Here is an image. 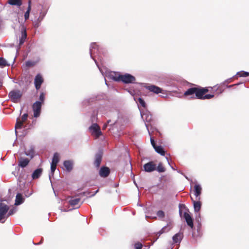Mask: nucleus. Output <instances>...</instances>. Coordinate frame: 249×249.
Here are the masks:
<instances>
[{"mask_svg":"<svg viewBox=\"0 0 249 249\" xmlns=\"http://www.w3.org/2000/svg\"><path fill=\"white\" fill-rule=\"evenodd\" d=\"M64 166L67 171L70 172L72 169V163L70 160H66L64 162Z\"/></svg>","mask_w":249,"mask_h":249,"instance_id":"nucleus-26","label":"nucleus"},{"mask_svg":"<svg viewBox=\"0 0 249 249\" xmlns=\"http://www.w3.org/2000/svg\"><path fill=\"white\" fill-rule=\"evenodd\" d=\"M120 74H118L115 72H111L109 74L110 78L116 81H120Z\"/></svg>","mask_w":249,"mask_h":249,"instance_id":"nucleus-27","label":"nucleus"},{"mask_svg":"<svg viewBox=\"0 0 249 249\" xmlns=\"http://www.w3.org/2000/svg\"><path fill=\"white\" fill-rule=\"evenodd\" d=\"M146 89L150 91L153 92L156 94L162 93L163 90L159 87L155 85H150L146 87Z\"/></svg>","mask_w":249,"mask_h":249,"instance_id":"nucleus-12","label":"nucleus"},{"mask_svg":"<svg viewBox=\"0 0 249 249\" xmlns=\"http://www.w3.org/2000/svg\"><path fill=\"white\" fill-rule=\"evenodd\" d=\"M4 218L3 216H0V221Z\"/></svg>","mask_w":249,"mask_h":249,"instance_id":"nucleus-48","label":"nucleus"},{"mask_svg":"<svg viewBox=\"0 0 249 249\" xmlns=\"http://www.w3.org/2000/svg\"><path fill=\"white\" fill-rule=\"evenodd\" d=\"M172 227L169 224H167L166 226L163 227L158 232V233L160 235L164 232H167L169 231L171 229Z\"/></svg>","mask_w":249,"mask_h":249,"instance_id":"nucleus-28","label":"nucleus"},{"mask_svg":"<svg viewBox=\"0 0 249 249\" xmlns=\"http://www.w3.org/2000/svg\"><path fill=\"white\" fill-rule=\"evenodd\" d=\"M109 123H110V121H107V124H108Z\"/></svg>","mask_w":249,"mask_h":249,"instance_id":"nucleus-52","label":"nucleus"},{"mask_svg":"<svg viewBox=\"0 0 249 249\" xmlns=\"http://www.w3.org/2000/svg\"><path fill=\"white\" fill-rule=\"evenodd\" d=\"M23 124L24 123L22 122L19 118H18L17 119V122L15 126V132L16 134L18 133V129H20L22 128L23 126Z\"/></svg>","mask_w":249,"mask_h":249,"instance_id":"nucleus-22","label":"nucleus"},{"mask_svg":"<svg viewBox=\"0 0 249 249\" xmlns=\"http://www.w3.org/2000/svg\"><path fill=\"white\" fill-rule=\"evenodd\" d=\"M14 213V210H10L8 213V216L12 215Z\"/></svg>","mask_w":249,"mask_h":249,"instance_id":"nucleus-44","label":"nucleus"},{"mask_svg":"<svg viewBox=\"0 0 249 249\" xmlns=\"http://www.w3.org/2000/svg\"><path fill=\"white\" fill-rule=\"evenodd\" d=\"M27 37V33L25 30H24L21 33V37L19 39V44H22L26 38Z\"/></svg>","mask_w":249,"mask_h":249,"instance_id":"nucleus-30","label":"nucleus"},{"mask_svg":"<svg viewBox=\"0 0 249 249\" xmlns=\"http://www.w3.org/2000/svg\"><path fill=\"white\" fill-rule=\"evenodd\" d=\"M57 165V164L51 163V172H52V174H53V173L56 169Z\"/></svg>","mask_w":249,"mask_h":249,"instance_id":"nucleus-39","label":"nucleus"},{"mask_svg":"<svg viewBox=\"0 0 249 249\" xmlns=\"http://www.w3.org/2000/svg\"><path fill=\"white\" fill-rule=\"evenodd\" d=\"M150 142H151V144L152 145L153 147L154 148L156 145V144H155L154 139L151 137L150 138Z\"/></svg>","mask_w":249,"mask_h":249,"instance_id":"nucleus-43","label":"nucleus"},{"mask_svg":"<svg viewBox=\"0 0 249 249\" xmlns=\"http://www.w3.org/2000/svg\"><path fill=\"white\" fill-rule=\"evenodd\" d=\"M26 65L27 67L33 66H34V63L31 62V61H27L26 62Z\"/></svg>","mask_w":249,"mask_h":249,"instance_id":"nucleus-42","label":"nucleus"},{"mask_svg":"<svg viewBox=\"0 0 249 249\" xmlns=\"http://www.w3.org/2000/svg\"><path fill=\"white\" fill-rule=\"evenodd\" d=\"M235 85H230L229 86V88H231V87H233V86H234Z\"/></svg>","mask_w":249,"mask_h":249,"instance_id":"nucleus-49","label":"nucleus"},{"mask_svg":"<svg viewBox=\"0 0 249 249\" xmlns=\"http://www.w3.org/2000/svg\"><path fill=\"white\" fill-rule=\"evenodd\" d=\"M142 244L139 242H137L135 244V249H142Z\"/></svg>","mask_w":249,"mask_h":249,"instance_id":"nucleus-41","label":"nucleus"},{"mask_svg":"<svg viewBox=\"0 0 249 249\" xmlns=\"http://www.w3.org/2000/svg\"><path fill=\"white\" fill-rule=\"evenodd\" d=\"M36 27H38V25H37V24H36Z\"/></svg>","mask_w":249,"mask_h":249,"instance_id":"nucleus-53","label":"nucleus"},{"mask_svg":"<svg viewBox=\"0 0 249 249\" xmlns=\"http://www.w3.org/2000/svg\"><path fill=\"white\" fill-rule=\"evenodd\" d=\"M143 168L145 172H152L156 170V164L153 161H149L144 164Z\"/></svg>","mask_w":249,"mask_h":249,"instance_id":"nucleus-8","label":"nucleus"},{"mask_svg":"<svg viewBox=\"0 0 249 249\" xmlns=\"http://www.w3.org/2000/svg\"><path fill=\"white\" fill-rule=\"evenodd\" d=\"M24 199L22 197V196L21 194L18 193L16 197V200L15 204L16 205H18L21 204L23 202Z\"/></svg>","mask_w":249,"mask_h":249,"instance_id":"nucleus-23","label":"nucleus"},{"mask_svg":"<svg viewBox=\"0 0 249 249\" xmlns=\"http://www.w3.org/2000/svg\"><path fill=\"white\" fill-rule=\"evenodd\" d=\"M36 27H38V25H37V24H36Z\"/></svg>","mask_w":249,"mask_h":249,"instance_id":"nucleus-54","label":"nucleus"},{"mask_svg":"<svg viewBox=\"0 0 249 249\" xmlns=\"http://www.w3.org/2000/svg\"><path fill=\"white\" fill-rule=\"evenodd\" d=\"M145 126H146V128H147V130L148 131L149 134H150V132L149 131V125H148V124H147L146 123H145Z\"/></svg>","mask_w":249,"mask_h":249,"instance_id":"nucleus-46","label":"nucleus"},{"mask_svg":"<svg viewBox=\"0 0 249 249\" xmlns=\"http://www.w3.org/2000/svg\"><path fill=\"white\" fill-rule=\"evenodd\" d=\"M179 214H180V215L181 214V211L180 210H179Z\"/></svg>","mask_w":249,"mask_h":249,"instance_id":"nucleus-50","label":"nucleus"},{"mask_svg":"<svg viewBox=\"0 0 249 249\" xmlns=\"http://www.w3.org/2000/svg\"><path fill=\"white\" fill-rule=\"evenodd\" d=\"M236 75H238L239 77H247L249 76V72L244 71H241L238 72Z\"/></svg>","mask_w":249,"mask_h":249,"instance_id":"nucleus-32","label":"nucleus"},{"mask_svg":"<svg viewBox=\"0 0 249 249\" xmlns=\"http://www.w3.org/2000/svg\"><path fill=\"white\" fill-rule=\"evenodd\" d=\"M157 215L160 219H162L165 216L164 212L161 210L158 211L157 213Z\"/></svg>","mask_w":249,"mask_h":249,"instance_id":"nucleus-34","label":"nucleus"},{"mask_svg":"<svg viewBox=\"0 0 249 249\" xmlns=\"http://www.w3.org/2000/svg\"><path fill=\"white\" fill-rule=\"evenodd\" d=\"M45 98V94L44 92H41L39 96V102H41V104H43L44 102Z\"/></svg>","mask_w":249,"mask_h":249,"instance_id":"nucleus-35","label":"nucleus"},{"mask_svg":"<svg viewBox=\"0 0 249 249\" xmlns=\"http://www.w3.org/2000/svg\"><path fill=\"white\" fill-rule=\"evenodd\" d=\"M59 160H60L59 154L57 152H56L53 155V158L52 159V163L57 164L59 161Z\"/></svg>","mask_w":249,"mask_h":249,"instance_id":"nucleus-29","label":"nucleus"},{"mask_svg":"<svg viewBox=\"0 0 249 249\" xmlns=\"http://www.w3.org/2000/svg\"><path fill=\"white\" fill-rule=\"evenodd\" d=\"M156 170L160 173L164 172L165 171V168L162 166L161 163H160L156 168Z\"/></svg>","mask_w":249,"mask_h":249,"instance_id":"nucleus-33","label":"nucleus"},{"mask_svg":"<svg viewBox=\"0 0 249 249\" xmlns=\"http://www.w3.org/2000/svg\"><path fill=\"white\" fill-rule=\"evenodd\" d=\"M154 149L155 150V151L159 154H160L161 155H164L165 154V152L163 150V149L162 148V147L160 146H156L155 147H154Z\"/></svg>","mask_w":249,"mask_h":249,"instance_id":"nucleus-31","label":"nucleus"},{"mask_svg":"<svg viewBox=\"0 0 249 249\" xmlns=\"http://www.w3.org/2000/svg\"><path fill=\"white\" fill-rule=\"evenodd\" d=\"M9 207L8 205L0 203V216H3L8 212Z\"/></svg>","mask_w":249,"mask_h":249,"instance_id":"nucleus-14","label":"nucleus"},{"mask_svg":"<svg viewBox=\"0 0 249 249\" xmlns=\"http://www.w3.org/2000/svg\"><path fill=\"white\" fill-rule=\"evenodd\" d=\"M197 201H195V200H193V199L192 198V200L193 203L194 211L195 212L197 213L200 211V210L201 209V203L199 201L200 200V197H198V198H197Z\"/></svg>","mask_w":249,"mask_h":249,"instance_id":"nucleus-17","label":"nucleus"},{"mask_svg":"<svg viewBox=\"0 0 249 249\" xmlns=\"http://www.w3.org/2000/svg\"><path fill=\"white\" fill-rule=\"evenodd\" d=\"M135 80L136 79L134 76L128 73L120 75V81H122L124 83H133L135 82Z\"/></svg>","mask_w":249,"mask_h":249,"instance_id":"nucleus-6","label":"nucleus"},{"mask_svg":"<svg viewBox=\"0 0 249 249\" xmlns=\"http://www.w3.org/2000/svg\"><path fill=\"white\" fill-rule=\"evenodd\" d=\"M141 115L143 120L146 122H151L152 120V115L148 110L141 111Z\"/></svg>","mask_w":249,"mask_h":249,"instance_id":"nucleus-9","label":"nucleus"},{"mask_svg":"<svg viewBox=\"0 0 249 249\" xmlns=\"http://www.w3.org/2000/svg\"><path fill=\"white\" fill-rule=\"evenodd\" d=\"M138 102H139L140 104L143 107H146V104L144 102V101L141 98H139L138 99Z\"/></svg>","mask_w":249,"mask_h":249,"instance_id":"nucleus-40","label":"nucleus"},{"mask_svg":"<svg viewBox=\"0 0 249 249\" xmlns=\"http://www.w3.org/2000/svg\"><path fill=\"white\" fill-rule=\"evenodd\" d=\"M91 134L96 138H99L102 135L100 127L97 124H94L89 127Z\"/></svg>","mask_w":249,"mask_h":249,"instance_id":"nucleus-5","label":"nucleus"},{"mask_svg":"<svg viewBox=\"0 0 249 249\" xmlns=\"http://www.w3.org/2000/svg\"><path fill=\"white\" fill-rule=\"evenodd\" d=\"M31 3H32L31 0H29L28 2V5L27 8H30V9H31Z\"/></svg>","mask_w":249,"mask_h":249,"instance_id":"nucleus-45","label":"nucleus"},{"mask_svg":"<svg viewBox=\"0 0 249 249\" xmlns=\"http://www.w3.org/2000/svg\"><path fill=\"white\" fill-rule=\"evenodd\" d=\"M98 190H96L95 192L92 193L90 192H83L82 193H79V198L81 197V196L84 195L87 197H91L94 196L97 192ZM80 199L79 198V200Z\"/></svg>","mask_w":249,"mask_h":249,"instance_id":"nucleus-24","label":"nucleus"},{"mask_svg":"<svg viewBox=\"0 0 249 249\" xmlns=\"http://www.w3.org/2000/svg\"><path fill=\"white\" fill-rule=\"evenodd\" d=\"M66 203H68L69 210L68 211H71L75 209L74 207L78 204V197L76 196H69L67 199Z\"/></svg>","mask_w":249,"mask_h":249,"instance_id":"nucleus-3","label":"nucleus"},{"mask_svg":"<svg viewBox=\"0 0 249 249\" xmlns=\"http://www.w3.org/2000/svg\"><path fill=\"white\" fill-rule=\"evenodd\" d=\"M110 173L109 169L107 167H102L99 170V175L102 177H107Z\"/></svg>","mask_w":249,"mask_h":249,"instance_id":"nucleus-16","label":"nucleus"},{"mask_svg":"<svg viewBox=\"0 0 249 249\" xmlns=\"http://www.w3.org/2000/svg\"><path fill=\"white\" fill-rule=\"evenodd\" d=\"M42 173V169L41 168H38L35 170L32 175L33 179H35L39 178Z\"/></svg>","mask_w":249,"mask_h":249,"instance_id":"nucleus-20","label":"nucleus"},{"mask_svg":"<svg viewBox=\"0 0 249 249\" xmlns=\"http://www.w3.org/2000/svg\"><path fill=\"white\" fill-rule=\"evenodd\" d=\"M102 159V154L99 152L95 155L94 165L95 167L98 168L100 166Z\"/></svg>","mask_w":249,"mask_h":249,"instance_id":"nucleus-15","label":"nucleus"},{"mask_svg":"<svg viewBox=\"0 0 249 249\" xmlns=\"http://www.w3.org/2000/svg\"><path fill=\"white\" fill-rule=\"evenodd\" d=\"M8 3L11 5L20 6L22 4V0H8Z\"/></svg>","mask_w":249,"mask_h":249,"instance_id":"nucleus-25","label":"nucleus"},{"mask_svg":"<svg viewBox=\"0 0 249 249\" xmlns=\"http://www.w3.org/2000/svg\"><path fill=\"white\" fill-rule=\"evenodd\" d=\"M182 238L183 234L181 232H178L173 236L172 239L174 243H180Z\"/></svg>","mask_w":249,"mask_h":249,"instance_id":"nucleus-18","label":"nucleus"},{"mask_svg":"<svg viewBox=\"0 0 249 249\" xmlns=\"http://www.w3.org/2000/svg\"><path fill=\"white\" fill-rule=\"evenodd\" d=\"M98 51V47L97 45L95 43H92L91 44L89 52L90 54V57L94 60L95 62L97 64V67L99 69L100 71L103 73V70L102 68L100 67V66L98 65L96 62V60L94 59L93 54L97 53Z\"/></svg>","mask_w":249,"mask_h":249,"instance_id":"nucleus-7","label":"nucleus"},{"mask_svg":"<svg viewBox=\"0 0 249 249\" xmlns=\"http://www.w3.org/2000/svg\"><path fill=\"white\" fill-rule=\"evenodd\" d=\"M43 81L44 79L41 74L38 73L36 76L34 83L36 89L37 90L40 89L41 85L43 83Z\"/></svg>","mask_w":249,"mask_h":249,"instance_id":"nucleus-10","label":"nucleus"},{"mask_svg":"<svg viewBox=\"0 0 249 249\" xmlns=\"http://www.w3.org/2000/svg\"><path fill=\"white\" fill-rule=\"evenodd\" d=\"M28 115L27 113L24 114L21 117L20 121H21L22 122L25 123L28 118Z\"/></svg>","mask_w":249,"mask_h":249,"instance_id":"nucleus-38","label":"nucleus"},{"mask_svg":"<svg viewBox=\"0 0 249 249\" xmlns=\"http://www.w3.org/2000/svg\"><path fill=\"white\" fill-rule=\"evenodd\" d=\"M196 87L191 88L188 89L184 93L186 97H189L190 99H196Z\"/></svg>","mask_w":249,"mask_h":249,"instance_id":"nucleus-11","label":"nucleus"},{"mask_svg":"<svg viewBox=\"0 0 249 249\" xmlns=\"http://www.w3.org/2000/svg\"><path fill=\"white\" fill-rule=\"evenodd\" d=\"M30 162V160L28 158H20L18 161L19 166L24 168L27 166Z\"/></svg>","mask_w":249,"mask_h":249,"instance_id":"nucleus-19","label":"nucleus"},{"mask_svg":"<svg viewBox=\"0 0 249 249\" xmlns=\"http://www.w3.org/2000/svg\"><path fill=\"white\" fill-rule=\"evenodd\" d=\"M202 188L199 184H196L194 186L195 195L198 198L201 193Z\"/></svg>","mask_w":249,"mask_h":249,"instance_id":"nucleus-21","label":"nucleus"},{"mask_svg":"<svg viewBox=\"0 0 249 249\" xmlns=\"http://www.w3.org/2000/svg\"><path fill=\"white\" fill-rule=\"evenodd\" d=\"M166 159L167 160H168V163L170 164L169 162V160H168V158H166Z\"/></svg>","mask_w":249,"mask_h":249,"instance_id":"nucleus-51","label":"nucleus"},{"mask_svg":"<svg viewBox=\"0 0 249 249\" xmlns=\"http://www.w3.org/2000/svg\"><path fill=\"white\" fill-rule=\"evenodd\" d=\"M107 126V124H105L103 127V129H105Z\"/></svg>","mask_w":249,"mask_h":249,"instance_id":"nucleus-47","label":"nucleus"},{"mask_svg":"<svg viewBox=\"0 0 249 249\" xmlns=\"http://www.w3.org/2000/svg\"><path fill=\"white\" fill-rule=\"evenodd\" d=\"M183 217L185 219V221L187 224V225L190 226L191 228H193L194 224L193 219L191 215L187 213L184 212L183 214Z\"/></svg>","mask_w":249,"mask_h":249,"instance_id":"nucleus-13","label":"nucleus"},{"mask_svg":"<svg viewBox=\"0 0 249 249\" xmlns=\"http://www.w3.org/2000/svg\"><path fill=\"white\" fill-rule=\"evenodd\" d=\"M22 95V92L19 90H12L8 94V96L11 101L15 103L19 102Z\"/></svg>","mask_w":249,"mask_h":249,"instance_id":"nucleus-2","label":"nucleus"},{"mask_svg":"<svg viewBox=\"0 0 249 249\" xmlns=\"http://www.w3.org/2000/svg\"><path fill=\"white\" fill-rule=\"evenodd\" d=\"M42 105L41 102L39 101H36L33 104L32 109L34 112V117L37 118L40 116Z\"/></svg>","mask_w":249,"mask_h":249,"instance_id":"nucleus-4","label":"nucleus"},{"mask_svg":"<svg viewBox=\"0 0 249 249\" xmlns=\"http://www.w3.org/2000/svg\"><path fill=\"white\" fill-rule=\"evenodd\" d=\"M7 65L6 60L2 57H0V66L1 68L5 67Z\"/></svg>","mask_w":249,"mask_h":249,"instance_id":"nucleus-36","label":"nucleus"},{"mask_svg":"<svg viewBox=\"0 0 249 249\" xmlns=\"http://www.w3.org/2000/svg\"><path fill=\"white\" fill-rule=\"evenodd\" d=\"M208 92V89L207 88H196L195 98L199 99H209L214 97L213 94H206Z\"/></svg>","mask_w":249,"mask_h":249,"instance_id":"nucleus-1","label":"nucleus"},{"mask_svg":"<svg viewBox=\"0 0 249 249\" xmlns=\"http://www.w3.org/2000/svg\"><path fill=\"white\" fill-rule=\"evenodd\" d=\"M31 11V9H30V8H27L26 12L24 14V18L25 20L29 19Z\"/></svg>","mask_w":249,"mask_h":249,"instance_id":"nucleus-37","label":"nucleus"}]
</instances>
